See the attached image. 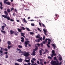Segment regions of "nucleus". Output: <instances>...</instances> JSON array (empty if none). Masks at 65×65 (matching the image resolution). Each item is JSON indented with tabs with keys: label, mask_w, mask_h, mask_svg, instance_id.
I'll use <instances>...</instances> for the list:
<instances>
[{
	"label": "nucleus",
	"mask_w": 65,
	"mask_h": 65,
	"mask_svg": "<svg viewBox=\"0 0 65 65\" xmlns=\"http://www.w3.org/2000/svg\"><path fill=\"white\" fill-rule=\"evenodd\" d=\"M4 13L6 14V15H2V17H4V18L7 19L8 20H10V17H9V16H8V13L7 12V11H4Z\"/></svg>",
	"instance_id": "obj_1"
},
{
	"label": "nucleus",
	"mask_w": 65,
	"mask_h": 65,
	"mask_svg": "<svg viewBox=\"0 0 65 65\" xmlns=\"http://www.w3.org/2000/svg\"><path fill=\"white\" fill-rule=\"evenodd\" d=\"M50 63L51 64H52L51 65H59V63H57L56 61H54L52 60L51 61Z\"/></svg>",
	"instance_id": "obj_2"
},
{
	"label": "nucleus",
	"mask_w": 65,
	"mask_h": 65,
	"mask_svg": "<svg viewBox=\"0 0 65 65\" xmlns=\"http://www.w3.org/2000/svg\"><path fill=\"white\" fill-rule=\"evenodd\" d=\"M40 40L41 41H42V37H41V38L40 37L39 39H38L36 40L35 41V42H40Z\"/></svg>",
	"instance_id": "obj_3"
},
{
	"label": "nucleus",
	"mask_w": 65,
	"mask_h": 65,
	"mask_svg": "<svg viewBox=\"0 0 65 65\" xmlns=\"http://www.w3.org/2000/svg\"><path fill=\"white\" fill-rule=\"evenodd\" d=\"M29 43H30V41H25L24 44H25V47H28L27 45H28V44H29Z\"/></svg>",
	"instance_id": "obj_4"
},
{
	"label": "nucleus",
	"mask_w": 65,
	"mask_h": 65,
	"mask_svg": "<svg viewBox=\"0 0 65 65\" xmlns=\"http://www.w3.org/2000/svg\"><path fill=\"white\" fill-rule=\"evenodd\" d=\"M24 55L25 56V57H27L28 56H29V55H30V54H29V53L27 52L24 54Z\"/></svg>",
	"instance_id": "obj_5"
},
{
	"label": "nucleus",
	"mask_w": 65,
	"mask_h": 65,
	"mask_svg": "<svg viewBox=\"0 0 65 65\" xmlns=\"http://www.w3.org/2000/svg\"><path fill=\"white\" fill-rule=\"evenodd\" d=\"M54 61L56 60V62L58 63H59V62L58 60V59H57L56 57H54Z\"/></svg>",
	"instance_id": "obj_6"
},
{
	"label": "nucleus",
	"mask_w": 65,
	"mask_h": 65,
	"mask_svg": "<svg viewBox=\"0 0 65 65\" xmlns=\"http://www.w3.org/2000/svg\"><path fill=\"white\" fill-rule=\"evenodd\" d=\"M17 61L19 62H22V61H23V59L20 58L18 59V60H16Z\"/></svg>",
	"instance_id": "obj_7"
},
{
	"label": "nucleus",
	"mask_w": 65,
	"mask_h": 65,
	"mask_svg": "<svg viewBox=\"0 0 65 65\" xmlns=\"http://www.w3.org/2000/svg\"><path fill=\"white\" fill-rule=\"evenodd\" d=\"M31 62L32 63V64L31 65L30 64V65H38L36 63H35L34 64V61H33L31 60Z\"/></svg>",
	"instance_id": "obj_8"
},
{
	"label": "nucleus",
	"mask_w": 65,
	"mask_h": 65,
	"mask_svg": "<svg viewBox=\"0 0 65 65\" xmlns=\"http://www.w3.org/2000/svg\"><path fill=\"white\" fill-rule=\"evenodd\" d=\"M21 36H23L24 37V38H26V37H25V36H24V35H25V33H21Z\"/></svg>",
	"instance_id": "obj_9"
},
{
	"label": "nucleus",
	"mask_w": 65,
	"mask_h": 65,
	"mask_svg": "<svg viewBox=\"0 0 65 65\" xmlns=\"http://www.w3.org/2000/svg\"><path fill=\"white\" fill-rule=\"evenodd\" d=\"M5 3L7 5H10V2H6Z\"/></svg>",
	"instance_id": "obj_10"
},
{
	"label": "nucleus",
	"mask_w": 65,
	"mask_h": 65,
	"mask_svg": "<svg viewBox=\"0 0 65 65\" xmlns=\"http://www.w3.org/2000/svg\"><path fill=\"white\" fill-rule=\"evenodd\" d=\"M17 51H19V53H24V52H21V50L20 49H18V48H17Z\"/></svg>",
	"instance_id": "obj_11"
},
{
	"label": "nucleus",
	"mask_w": 65,
	"mask_h": 65,
	"mask_svg": "<svg viewBox=\"0 0 65 65\" xmlns=\"http://www.w3.org/2000/svg\"><path fill=\"white\" fill-rule=\"evenodd\" d=\"M1 48V50L0 49V53H2V54L3 53V51L2 50L1 51V50H3V48L2 47H0Z\"/></svg>",
	"instance_id": "obj_12"
},
{
	"label": "nucleus",
	"mask_w": 65,
	"mask_h": 65,
	"mask_svg": "<svg viewBox=\"0 0 65 65\" xmlns=\"http://www.w3.org/2000/svg\"><path fill=\"white\" fill-rule=\"evenodd\" d=\"M17 30H18V32H22V29H21L19 28H17Z\"/></svg>",
	"instance_id": "obj_13"
},
{
	"label": "nucleus",
	"mask_w": 65,
	"mask_h": 65,
	"mask_svg": "<svg viewBox=\"0 0 65 65\" xmlns=\"http://www.w3.org/2000/svg\"><path fill=\"white\" fill-rule=\"evenodd\" d=\"M7 12H8V13L10 12L11 11V10H10L9 9H7Z\"/></svg>",
	"instance_id": "obj_14"
},
{
	"label": "nucleus",
	"mask_w": 65,
	"mask_h": 65,
	"mask_svg": "<svg viewBox=\"0 0 65 65\" xmlns=\"http://www.w3.org/2000/svg\"><path fill=\"white\" fill-rule=\"evenodd\" d=\"M40 37V36L39 35H37L36 36V38H39Z\"/></svg>",
	"instance_id": "obj_15"
},
{
	"label": "nucleus",
	"mask_w": 65,
	"mask_h": 65,
	"mask_svg": "<svg viewBox=\"0 0 65 65\" xmlns=\"http://www.w3.org/2000/svg\"><path fill=\"white\" fill-rule=\"evenodd\" d=\"M35 51H34V50H33L32 54H33V55L34 56H35V55L36 52Z\"/></svg>",
	"instance_id": "obj_16"
},
{
	"label": "nucleus",
	"mask_w": 65,
	"mask_h": 65,
	"mask_svg": "<svg viewBox=\"0 0 65 65\" xmlns=\"http://www.w3.org/2000/svg\"><path fill=\"white\" fill-rule=\"evenodd\" d=\"M10 33H11V34H12L13 33H14V31H13L12 30H11L10 31Z\"/></svg>",
	"instance_id": "obj_17"
},
{
	"label": "nucleus",
	"mask_w": 65,
	"mask_h": 65,
	"mask_svg": "<svg viewBox=\"0 0 65 65\" xmlns=\"http://www.w3.org/2000/svg\"><path fill=\"white\" fill-rule=\"evenodd\" d=\"M39 53H40L39 54L40 56H42V51L41 50H40Z\"/></svg>",
	"instance_id": "obj_18"
},
{
	"label": "nucleus",
	"mask_w": 65,
	"mask_h": 65,
	"mask_svg": "<svg viewBox=\"0 0 65 65\" xmlns=\"http://www.w3.org/2000/svg\"><path fill=\"white\" fill-rule=\"evenodd\" d=\"M2 29V30H4V28H5V26H3L1 27Z\"/></svg>",
	"instance_id": "obj_19"
},
{
	"label": "nucleus",
	"mask_w": 65,
	"mask_h": 65,
	"mask_svg": "<svg viewBox=\"0 0 65 65\" xmlns=\"http://www.w3.org/2000/svg\"><path fill=\"white\" fill-rule=\"evenodd\" d=\"M7 44H8V45H11V42L10 41H8L7 43Z\"/></svg>",
	"instance_id": "obj_20"
},
{
	"label": "nucleus",
	"mask_w": 65,
	"mask_h": 65,
	"mask_svg": "<svg viewBox=\"0 0 65 65\" xmlns=\"http://www.w3.org/2000/svg\"><path fill=\"white\" fill-rule=\"evenodd\" d=\"M23 21H24V23H27V22L26 20V19H25V18L23 19Z\"/></svg>",
	"instance_id": "obj_21"
},
{
	"label": "nucleus",
	"mask_w": 65,
	"mask_h": 65,
	"mask_svg": "<svg viewBox=\"0 0 65 65\" xmlns=\"http://www.w3.org/2000/svg\"><path fill=\"white\" fill-rule=\"evenodd\" d=\"M30 59H29L28 60H25V61L26 62H28V63H29L30 62Z\"/></svg>",
	"instance_id": "obj_22"
},
{
	"label": "nucleus",
	"mask_w": 65,
	"mask_h": 65,
	"mask_svg": "<svg viewBox=\"0 0 65 65\" xmlns=\"http://www.w3.org/2000/svg\"><path fill=\"white\" fill-rule=\"evenodd\" d=\"M58 59L59 61H61L62 60V58L61 57H60Z\"/></svg>",
	"instance_id": "obj_23"
},
{
	"label": "nucleus",
	"mask_w": 65,
	"mask_h": 65,
	"mask_svg": "<svg viewBox=\"0 0 65 65\" xmlns=\"http://www.w3.org/2000/svg\"><path fill=\"white\" fill-rule=\"evenodd\" d=\"M1 33H2L4 34H5V31H3L2 30H1Z\"/></svg>",
	"instance_id": "obj_24"
},
{
	"label": "nucleus",
	"mask_w": 65,
	"mask_h": 65,
	"mask_svg": "<svg viewBox=\"0 0 65 65\" xmlns=\"http://www.w3.org/2000/svg\"><path fill=\"white\" fill-rule=\"evenodd\" d=\"M38 50V47H37L35 48V49H34L33 50H34L35 51H36V50Z\"/></svg>",
	"instance_id": "obj_25"
},
{
	"label": "nucleus",
	"mask_w": 65,
	"mask_h": 65,
	"mask_svg": "<svg viewBox=\"0 0 65 65\" xmlns=\"http://www.w3.org/2000/svg\"><path fill=\"white\" fill-rule=\"evenodd\" d=\"M21 28L22 29V30H25L26 29V28L23 27H21Z\"/></svg>",
	"instance_id": "obj_26"
},
{
	"label": "nucleus",
	"mask_w": 65,
	"mask_h": 65,
	"mask_svg": "<svg viewBox=\"0 0 65 65\" xmlns=\"http://www.w3.org/2000/svg\"><path fill=\"white\" fill-rule=\"evenodd\" d=\"M8 0H5L4 1V3H6L7 2V1Z\"/></svg>",
	"instance_id": "obj_27"
},
{
	"label": "nucleus",
	"mask_w": 65,
	"mask_h": 65,
	"mask_svg": "<svg viewBox=\"0 0 65 65\" xmlns=\"http://www.w3.org/2000/svg\"><path fill=\"white\" fill-rule=\"evenodd\" d=\"M18 47H19V48H22V46H21L20 45L19 46H18Z\"/></svg>",
	"instance_id": "obj_28"
},
{
	"label": "nucleus",
	"mask_w": 65,
	"mask_h": 65,
	"mask_svg": "<svg viewBox=\"0 0 65 65\" xmlns=\"http://www.w3.org/2000/svg\"><path fill=\"white\" fill-rule=\"evenodd\" d=\"M3 50H4V51H8V49H6V48H3Z\"/></svg>",
	"instance_id": "obj_29"
},
{
	"label": "nucleus",
	"mask_w": 65,
	"mask_h": 65,
	"mask_svg": "<svg viewBox=\"0 0 65 65\" xmlns=\"http://www.w3.org/2000/svg\"><path fill=\"white\" fill-rule=\"evenodd\" d=\"M26 29H27V30L28 31H30V29L26 27Z\"/></svg>",
	"instance_id": "obj_30"
},
{
	"label": "nucleus",
	"mask_w": 65,
	"mask_h": 65,
	"mask_svg": "<svg viewBox=\"0 0 65 65\" xmlns=\"http://www.w3.org/2000/svg\"><path fill=\"white\" fill-rule=\"evenodd\" d=\"M37 45H38V47H40V45L39 43L37 44Z\"/></svg>",
	"instance_id": "obj_31"
},
{
	"label": "nucleus",
	"mask_w": 65,
	"mask_h": 65,
	"mask_svg": "<svg viewBox=\"0 0 65 65\" xmlns=\"http://www.w3.org/2000/svg\"><path fill=\"white\" fill-rule=\"evenodd\" d=\"M48 59H52V58L50 56H48Z\"/></svg>",
	"instance_id": "obj_32"
},
{
	"label": "nucleus",
	"mask_w": 65,
	"mask_h": 65,
	"mask_svg": "<svg viewBox=\"0 0 65 65\" xmlns=\"http://www.w3.org/2000/svg\"><path fill=\"white\" fill-rule=\"evenodd\" d=\"M55 15L56 17V18H57V16H58V14H56Z\"/></svg>",
	"instance_id": "obj_33"
},
{
	"label": "nucleus",
	"mask_w": 65,
	"mask_h": 65,
	"mask_svg": "<svg viewBox=\"0 0 65 65\" xmlns=\"http://www.w3.org/2000/svg\"><path fill=\"white\" fill-rule=\"evenodd\" d=\"M42 26H43V27H45V25L44 24H43V23L42 24Z\"/></svg>",
	"instance_id": "obj_34"
},
{
	"label": "nucleus",
	"mask_w": 65,
	"mask_h": 65,
	"mask_svg": "<svg viewBox=\"0 0 65 65\" xmlns=\"http://www.w3.org/2000/svg\"><path fill=\"white\" fill-rule=\"evenodd\" d=\"M52 54H54V53H55V51H54V50H52Z\"/></svg>",
	"instance_id": "obj_35"
},
{
	"label": "nucleus",
	"mask_w": 65,
	"mask_h": 65,
	"mask_svg": "<svg viewBox=\"0 0 65 65\" xmlns=\"http://www.w3.org/2000/svg\"><path fill=\"white\" fill-rule=\"evenodd\" d=\"M14 9V8H13L12 7L11 8V11H12V10H13Z\"/></svg>",
	"instance_id": "obj_36"
},
{
	"label": "nucleus",
	"mask_w": 65,
	"mask_h": 65,
	"mask_svg": "<svg viewBox=\"0 0 65 65\" xmlns=\"http://www.w3.org/2000/svg\"><path fill=\"white\" fill-rule=\"evenodd\" d=\"M42 43H43V44H45V43H46V42H45V41H44Z\"/></svg>",
	"instance_id": "obj_37"
},
{
	"label": "nucleus",
	"mask_w": 65,
	"mask_h": 65,
	"mask_svg": "<svg viewBox=\"0 0 65 65\" xmlns=\"http://www.w3.org/2000/svg\"><path fill=\"white\" fill-rule=\"evenodd\" d=\"M37 63L38 64H40L39 61H37Z\"/></svg>",
	"instance_id": "obj_38"
},
{
	"label": "nucleus",
	"mask_w": 65,
	"mask_h": 65,
	"mask_svg": "<svg viewBox=\"0 0 65 65\" xmlns=\"http://www.w3.org/2000/svg\"><path fill=\"white\" fill-rule=\"evenodd\" d=\"M0 4L1 5V6H2V2H0Z\"/></svg>",
	"instance_id": "obj_39"
},
{
	"label": "nucleus",
	"mask_w": 65,
	"mask_h": 65,
	"mask_svg": "<svg viewBox=\"0 0 65 65\" xmlns=\"http://www.w3.org/2000/svg\"><path fill=\"white\" fill-rule=\"evenodd\" d=\"M0 8L1 9H3V7H2V6H0Z\"/></svg>",
	"instance_id": "obj_40"
},
{
	"label": "nucleus",
	"mask_w": 65,
	"mask_h": 65,
	"mask_svg": "<svg viewBox=\"0 0 65 65\" xmlns=\"http://www.w3.org/2000/svg\"><path fill=\"white\" fill-rule=\"evenodd\" d=\"M14 10H14L15 12H17V10H17V9H15Z\"/></svg>",
	"instance_id": "obj_41"
},
{
	"label": "nucleus",
	"mask_w": 65,
	"mask_h": 65,
	"mask_svg": "<svg viewBox=\"0 0 65 65\" xmlns=\"http://www.w3.org/2000/svg\"><path fill=\"white\" fill-rule=\"evenodd\" d=\"M40 45L41 46H42V47L43 46V44H42V43H41L40 44Z\"/></svg>",
	"instance_id": "obj_42"
},
{
	"label": "nucleus",
	"mask_w": 65,
	"mask_h": 65,
	"mask_svg": "<svg viewBox=\"0 0 65 65\" xmlns=\"http://www.w3.org/2000/svg\"><path fill=\"white\" fill-rule=\"evenodd\" d=\"M4 54H6V55H7L8 54V52H6L4 53Z\"/></svg>",
	"instance_id": "obj_43"
},
{
	"label": "nucleus",
	"mask_w": 65,
	"mask_h": 65,
	"mask_svg": "<svg viewBox=\"0 0 65 65\" xmlns=\"http://www.w3.org/2000/svg\"><path fill=\"white\" fill-rule=\"evenodd\" d=\"M43 31H44V32H45V33H46V30L45 29H43Z\"/></svg>",
	"instance_id": "obj_44"
},
{
	"label": "nucleus",
	"mask_w": 65,
	"mask_h": 65,
	"mask_svg": "<svg viewBox=\"0 0 65 65\" xmlns=\"http://www.w3.org/2000/svg\"><path fill=\"white\" fill-rule=\"evenodd\" d=\"M14 33L15 34V35H18V34L16 33L15 32H14Z\"/></svg>",
	"instance_id": "obj_45"
},
{
	"label": "nucleus",
	"mask_w": 65,
	"mask_h": 65,
	"mask_svg": "<svg viewBox=\"0 0 65 65\" xmlns=\"http://www.w3.org/2000/svg\"><path fill=\"white\" fill-rule=\"evenodd\" d=\"M10 21H11V22H13V21H14V20L12 19H11Z\"/></svg>",
	"instance_id": "obj_46"
},
{
	"label": "nucleus",
	"mask_w": 65,
	"mask_h": 65,
	"mask_svg": "<svg viewBox=\"0 0 65 65\" xmlns=\"http://www.w3.org/2000/svg\"><path fill=\"white\" fill-rule=\"evenodd\" d=\"M47 46L49 48H50V47H50V46L49 45H48V44H47Z\"/></svg>",
	"instance_id": "obj_47"
},
{
	"label": "nucleus",
	"mask_w": 65,
	"mask_h": 65,
	"mask_svg": "<svg viewBox=\"0 0 65 65\" xmlns=\"http://www.w3.org/2000/svg\"><path fill=\"white\" fill-rule=\"evenodd\" d=\"M8 49L9 50L10 49V46H9V45H8V47H7Z\"/></svg>",
	"instance_id": "obj_48"
},
{
	"label": "nucleus",
	"mask_w": 65,
	"mask_h": 65,
	"mask_svg": "<svg viewBox=\"0 0 65 65\" xmlns=\"http://www.w3.org/2000/svg\"><path fill=\"white\" fill-rule=\"evenodd\" d=\"M8 55H6V57H5V58L6 59H7V58H8Z\"/></svg>",
	"instance_id": "obj_49"
},
{
	"label": "nucleus",
	"mask_w": 65,
	"mask_h": 65,
	"mask_svg": "<svg viewBox=\"0 0 65 65\" xmlns=\"http://www.w3.org/2000/svg\"><path fill=\"white\" fill-rule=\"evenodd\" d=\"M21 39L22 40H24V38L23 37H21Z\"/></svg>",
	"instance_id": "obj_50"
},
{
	"label": "nucleus",
	"mask_w": 65,
	"mask_h": 65,
	"mask_svg": "<svg viewBox=\"0 0 65 65\" xmlns=\"http://www.w3.org/2000/svg\"><path fill=\"white\" fill-rule=\"evenodd\" d=\"M30 34H31L32 35H33V34H34V33L32 32H30Z\"/></svg>",
	"instance_id": "obj_51"
},
{
	"label": "nucleus",
	"mask_w": 65,
	"mask_h": 65,
	"mask_svg": "<svg viewBox=\"0 0 65 65\" xmlns=\"http://www.w3.org/2000/svg\"><path fill=\"white\" fill-rule=\"evenodd\" d=\"M21 41L22 42H24V40H21Z\"/></svg>",
	"instance_id": "obj_52"
},
{
	"label": "nucleus",
	"mask_w": 65,
	"mask_h": 65,
	"mask_svg": "<svg viewBox=\"0 0 65 65\" xmlns=\"http://www.w3.org/2000/svg\"><path fill=\"white\" fill-rule=\"evenodd\" d=\"M38 30H39V31H40V32H41V30L39 28H38Z\"/></svg>",
	"instance_id": "obj_53"
},
{
	"label": "nucleus",
	"mask_w": 65,
	"mask_h": 65,
	"mask_svg": "<svg viewBox=\"0 0 65 65\" xmlns=\"http://www.w3.org/2000/svg\"><path fill=\"white\" fill-rule=\"evenodd\" d=\"M32 60L33 61H36V59L35 58H32Z\"/></svg>",
	"instance_id": "obj_54"
},
{
	"label": "nucleus",
	"mask_w": 65,
	"mask_h": 65,
	"mask_svg": "<svg viewBox=\"0 0 65 65\" xmlns=\"http://www.w3.org/2000/svg\"><path fill=\"white\" fill-rule=\"evenodd\" d=\"M48 42H50L51 41V40L50 39H48Z\"/></svg>",
	"instance_id": "obj_55"
},
{
	"label": "nucleus",
	"mask_w": 65,
	"mask_h": 65,
	"mask_svg": "<svg viewBox=\"0 0 65 65\" xmlns=\"http://www.w3.org/2000/svg\"><path fill=\"white\" fill-rule=\"evenodd\" d=\"M43 40H45V36H44L43 38Z\"/></svg>",
	"instance_id": "obj_56"
},
{
	"label": "nucleus",
	"mask_w": 65,
	"mask_h": 65,
	"mask_svg": "<svg viewBox=\"0 0 65 65\" xmlns=\"http://www.w3.org/2000/svg\"><path fill=\"white\" fill-rule=\"evenodd\" d=\"M27 65H31V63L30 62L29 63H28L27 64Z\"/></svg>",
	"instance_id": "obj_57"
},
{
	"label": "nucleus",
	"mask_w": 65,
	"mask_h": 65,
	"mask_svg": "<svg viewBox=\"0 0 65 65\" xmlns=\"http://www.w3.org/2000/svg\"><path fill=\"white\" fill-rule=\"evenodd\" d=\"M47 40H48V39H46L45 41L46 42H47Z\"/></svg>",
	"instance_id": "obj_58"
},
{
	"label": "nucleus",
	"mask_w": 65,
	"mask_h": 65,
	"mask_svg": "<svg viewBox=\"0 0 65 65\" xmlns=\"http://www.w3.org/2000/svg\"><path fill=\"white\" fill-rule=\"evenodd\" d=\"M39 60H40V62H42V61H43L42 60V59H40Z\"/></svg>",
	"instance_id": "obj_59"
},
{
	"label": "nucleus",
	"mask_w": 65,
	"mask_h": 65,
	"mask_svg": "<svg viewBox=\"0 0 65 65\" xmlns=\"http://www.w3.org/2000/svg\"><path fill=\"white\" fill-rule=\"evenodd\" d=\"M12 6H14V4L13 3H12Z\"/></svg>",
	"instance_id": "obj_60"
},
{
	"label": "nucleus",
	"mask_w": 65,
	"mask_h": 65,
	"mask_svg": "<svg viewBox=\"0 0 65 65\" xmlns=\"http://www.w3.org/2000/svg\"><path fill=\"white\" fill-rule=\"evenodd\" d=\"M31 25L32 26H34V24L32 23Z\"/></svg>",
	"instance_id": "obj_61"
},
{
	"label": "nucleus",
	"mask_w": 65,
	"mask_h": 65,
	"mask_svg": "<svg viewBox=\"0 0 65 65\" xmlns=\"http://www.w3.org/2000/svg\"><path fill=\"white\" fill-rule=\"evenodd\" d=\"M44 64L45 65H46V62L45 61H44Z\"/></svg>",
	"instance_id": "obj_62"
},
{
	"label": "nucleus",
	"mask_w": 65,
	"mask_h": 65,
	"mask_svg": "<svg viewBox=\"0 0 65 65\" xmlns=\"http://www.w3.org/2000/svg\"><path fill=\"white\" fill-rule=\"evenodd\" d=\"M53 56H54V55L53 54H51V56L52 57H53Z\"/></svg>",
	"instance_id": "obj_63"
},
{
	"label": "nucleus",
	"mask_w": 65,
	"mask_h": 65,
	"mask_svg": "<svg viewBox=\"0 0 65 65\" xmlns=\"http://www.w3.org/2000/svg\"><path fill=\"white\" fill-rule=\"evenodd\" d=\"M61 64H62V62H60L59 63V65H61Z\"/></svg>",
	"instance_id": "obj_64"
}]
</instances>
